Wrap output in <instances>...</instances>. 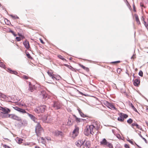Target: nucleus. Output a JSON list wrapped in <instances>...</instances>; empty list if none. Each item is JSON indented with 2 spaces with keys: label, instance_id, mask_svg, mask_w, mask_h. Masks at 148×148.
I'll return each mask as SVG.
<instances>
[{
  "label": "nucleus",
  "instance_id": "obj_42",
  "mask_svg": "<svg viewBox=\"0 0 148 148\" xmlns=\"http://www.w3.org/2000/svg\"><path fill=\"white\" fill-rule=\"evenodd\" d=\"M0 66H1L3 68H4L5 67V65L2 62H0Z\"/></svg>",
  "mask_w": 148,
  "mask_h": 148
},
{
  "label": "nucleus",
  "instance_id": "obj_33",
  "mask_svg": "<svg viewBox=\"0 0 148 148\" xmlns=\"http://www.w3.org/2000/svg\"><path fill=\"white\" fill-rule=\"evenodd\" d=\"M130 106H131L132 107V108L134 111L135 112H138V111L135 108L134 106L132 103H131L130 104Z\"/></svg>",
  "mask_w": 148,
  "mask_h": 148
},
{
  "label": "nucleus",
  "instance_id": "obj_25",
  "mask_svg": "<svg viewBox=\"0 0 148 148\" xmlns=\"http://www.w3.org/2000/svg\"><path fill=\"white\" fill-rule=\"evenodd\" d=\"M108 142L107 141L106 139L103 138V140L100 143L101 145H108Z\"/></svg>",
  "mask_w": 148,
  "mask_h": 148
},
{
  "label": "nucleus",
  "instance_id": "obj_62",
  "mask_svg": "<svg viewBox=\"0 0 148 148\" xmlns=\"http://www.w3.org/2000/svg\"><path fill=\"white\" fill-rule=\"evenodd\" d=\"M47 139L48 140H51V139L50 137H47Z\"/></svg>",
  "mask_w": 148,
  "mask_h": 148
},
{
  "label": "nucleus",
  "instance_id": "obj_9",
  "mask_svg": "<svg viewBox=\"0 0 148 148\" xmlns=\"http://www.w3.org/2000/svg\"><path fill=\"white\" fill-rule=\"evenodd\" d=\"M74 122L73 119L71 117H69L68 119V121L67 122V125L68 126H71L73 124Z\"/></svg>",
  "mask_w": 148,
  "mask_h": 148
},
{
  "label": "nucleus",
  "instance_id": "obj_4",
  "mask_svg": "<svg viewBox=\"0 0 148 148\" xmlns=\"http://www.w3.org/2000/svg\"><path fill=\"white\" fill-rule=\"evenodd\" d=\"M0 110L1 111V112L3 114H8L10 112V110L6 107H3L0 106Z\"/></svg>",
  "mask_w": 148,
  "mask_h": 148
},
{
  "label": "nucleus",
  "instance_id": "obj_39",
  "mask_svg": "<svg viewBox=\"0 0 148 148\" xmlns=\"http://www.w3.org/2000/svg\"><path fill=\"white\" fill-rule=\"evenodd\" d=\"M106 145L108 146L110 148H113L112 144L109 142L108 143V145Z\"/></svg>",
  "mask_w": 148,
  "mask_h": 148
},
{
  "label": "nucleus",
  "instance_id": "obj_19",
  "mask_svg": "<svg viewBox=\"0 0 148 148\" xmlns=\"http://www.w3.org/2000/svg\"><path fill=\"white\" fill-rule=\"evenodd\" d=\"M41 95L42 97L45 99L47 100L49 98V96L47 95V93H42Z\"/></svg>",
  "mask_w": 148,
  "mask_h": 148
},
{
  "label": "nucleus",
  "instance_id": "obj_14",
  "mask_svg": "<svg viewBox=\"0 0 148 148\" xmlns=\"http://www.w3.org/2000/svg\"><path fill=\"white\" fill-rule=\"evenodd\" d=\"M38 107L39 108V110L40 112L43 113L44 112L46 107V106L41 105Z\"/></svg>",
  "mask_w": 148,
  "mask_h": 148
},
{
  "label": "nucleus",
  "instance_id": "obj_55",
  "mask_svg": "<svg viewBox=\"0 0 148 148\" xmlns=\"http://www.w3.org/2000/svg\"><path fill=\"white\" fill-rule=\"evenodd\" d=\"M116 137L119 139H121V136L119 134H118L117 135Z\"/></svg>",
  "mask_w": 148,
  "mask_h": 148
},
{
  "label": "nucleus",
  "instance_id": "obj_36",
  "mask_svg": "<svg viewBox=\"0 0 148 148\" xmlns=\"http://www.w3.org/2000/svg\"><path fill=\"white\" fill-rule=\"evenodd\" d=\"M34 111L37 113H39L40 112V111L39 108L38 107L35 109Z\"/></svg>",
  "mask_w": 148,
  "mask_h": 148
},
{
  "label": "nucleus",
  "instance_id": "obj_28",
  "mask_svg": "<svg viewBox=\"0 0 148 148\" xmlns=\"http://www.w3.org/2000/svg\"><path fill=\"white\" fill-rule=\"evenodd\" d=\"M109 108L113 110H115L116 108L111 103H110L109 104L108 107Z\"/></svg>",
  "mask_w": 148,
  "mask_h": 148
},
{
  "label": "nucleus",
  "instance_id": "obj_59",
  "mask_svg": "<svg viewBox=\"0 0 148 148\" xmlns=\"http://www.w3.org/2000/svg\"><path fill=\"white\" fill-rule=\"evenodd\" d=\"M9 32L11 33L12 34H14V31H12V30H10L9 31Z\"/></svg>",
  "mask_w": 148,
  "mask_h": 148
},
{
  "label": "nucleus",
  "instance_id": "obj_26",
  "mask_svg": "<svg viewBox=\"0 0 148 148\" xmlns=\"http://www.w3.org/2000/svg\"><path fill=\"white\" fill-rule=\"evenodd\" d=\"M29 88L30 92H33L34 91V87L31 84V83L30 82H29Z\"/></svg>",
  "mask_w": 148,
  "mask_h": 148
},
{
  "label": "nucleus",
  "instance_id": "obj_8",
  "mask_svg": "<svg viewBox=\"0 0 148 148\" xmlns=\"http://www.w3.org/2000/svg\"><path fill=\"white\" fill-rule=\"evenodd\" d=\"M85 140L83 142L81 140H79L77 141L75 143V145L77 147H80L82 145H83L84 144Z\"/></svg>",
  "mask_w": 148,
  "mask_h": 148
},
{
  "label": "nucleus",
  "instance_id": "obj_30",
  "mask_svg": "<svg viewBox=\"0 0 148 148\" xmlns=\"http://www.w3.org/2000/svg\"><path fill=\"white\" fill-rule=\"evenodd\" d=\"M15 120H16L18 121H21V118L18 117L16 115L14 114L13 119Z\"/></svg>",
  "mask_w": 148,
  "mask_h": 148
},
{
  "label": "nucleus",
  "instance_id": "obj_34",
  "mask_svg": "<svg viewBox=\"0 0 148 148\" xmlns=\"http://www.w3.org/2000/svg\"><path fill=\"white\" fill-rule=\"evenodd\" d=\"M120 114L122 116V117L123 118V119H126L128 117V116L127 114H124L123 113H121Z\"/></svg>",
  "mask_w": 148,
  "mask_h": 148
},
{
  "label": "nucleus",
  "instance_id": "obj_35",
  "mask_svg": "<svg viewBox=\"0 0 148 148\" xmlns=\"http://www.w3.org/2000/svg\"><path fill=\"white\" fill-rule=\"evenodd\" d=\"M58 57L59 58H60L64 61V60L66 61V59H65L61 55H58Z\"/></svg>",
  "mask_w": 148,
  "mask_h": 148
},
{
  "label": "nucleus",
  "instance_id": "obj_57",
  "mask_svg": "<svg viewBox=\"0 0 148 148\" xmlns=\"http://www.w3.org/2000/svg\"><path fill=\"white\" fill-rule=\"evenodd\" d=\"M128 142H129L130 143H131L133 145V142L131 140H128Z\"/></svg>",
  "mask_w": 148,
  "mask_h": 148
},
{
  "label": "nucleus",
  "instance_id": "obj_2",
  "mask_svg": "<svg viewBox=\"0 0 148 148\" xmlns=\"http://www.w3.org/2000/svg\"><path fill=\"white\" fill-rule=\"evenodd\" d=\"M42 128L39 123H38L35 128V132L37 136H38L40 134Z\"/></svg>",
  "mask_w": 148,
  "mask_h": 148
},
{
  "label": "nucleus",
  "instance_id": "obj_49",
  "mask_svg": "<svg viewBox=\"0 0 148 148\" xmlns=\"http://www.w3.org/2000/svg\"><path fill=\"white\" fill-rule=\"evenodd\" d=\"M143 73L141 71H140L139 73V75L141 77L143 76Z\"/></svg>",
  "mask_w": 148,
  "mask_h": 148
},
{
  "label": "nucleus",
  "instance_id": "obj_20",
  "mask_svg": "<svg viewBox=\"0 0 148 148\" xmlns=\"http://www.w3.org/2000/svg\"><path fill=\"white\" fill-rule=\"evenodd\" d=\"M133 126H136L137 128L140 129V130H142V128L141 127V126L139 125L136 123H133L132 124V127H133Z\"/></svg>",
  "mask_w": 148,
  "mask_h": 148
},
{
  "label": "nucleus",
  "instance_id": "obj_51",
  "mask_svg": "<svg viewBox=\"0 0 148 148\" xmlns=\"http://www.w3.org/2000/svg\"><path fill=\"white\" fill-rule=\"evenodd\" d=\"M27 57L29 58V59H32V57L29 54V53H28V54H27Z\"/></svg>",
  "mask_w": 148,
  "mask_h": 148
},
{
  "label": "nucleus",
  "instance_id": "obj_15",
  "mask_svg": "<svg viewBox=\"0 0 148 148\" xmlns=\"http://www.w3.org/2000/svg\"><path fill=\"white\" fill-rule=\"evenodd\" d=\"M23 44L26 49H29L30 47L28 41L26 40L23 42Z\"/></svg>",
  "mask_w": 148,
  "mask_h": 148
},
{
  "label": "nucleus",
  "instance_id": "obj_13",
  "mask_svg": "<svg viewBox=\"0 0 148 148\" xmlns=\"http://www.w3.org/2000/svg\"><path fill=\"white\" fill-rule=\"evenodd\" d=\"M140 81L139 79H135L134 81V84L135 86H138L140 84Z\"/></svg>",
  "mask_w": 148,
  "mask_h": 148
},
{
  "label": "nucleus",
  "instance_id": "obj_22",
  "mask_svg": "<svg viewBox=\"0 0 148 148\" xmlns=\"http://www.w3.org/2000/svg\"><path fill=\"white\" fill-rule=\"evenodd\" d=\"M84 144H85V146L86 147V148H89L90 147V141H86L85 140V142Z\"/></svg>",
  "mask_w": 148,
  "mask_h": 148
},
{
  "label": "nucleus",
  "instance_id": "obj_45",
  "mask_svg": "<svg viewBox=\"0 0 148 148\" xmlns=\"http://www.w3.org/2000/svg\"><path fill=\"white\" fill-rule=\"evenodd\" d=\"M120 62V61H116L112 62H110V63L111 64H116L119 63Z\"/></svg>",
  "mask_w": 148,
  "mask_h": 148
},
{
  "label": "nucleus",
  "instance_id": "obj_53",
  "mask_svg": "<svg viewBox=\"0 0 148 148\" xmlns=\"http://www.w3.org/2000/svg\"><path fill=\"white\" fill-rule=\"evenodd\" d=\"M3 147L5 148H10L9 146H7L6 145H3Z\"/></svg>",
  "mask_w": 148,
  "mask_h": 148
},
{
  "label": "nucleus",
  "instance_id": "obj_38",
  "mask_svg": "<svg viewBox=\"0 0 148 148\" xmlns=\"http://www.w3.org/2000/svg\"><path fill=\"white\" fill-rule=\"evenodd\" d=\"M127 122L128 123L130 124H131L133 122V120L132 119L130 118L128 120H127Z\"/></svg>",
  "mask_w": 148,
  "mask_h": 148
},
{
  "label": "nucleus",
  "instance_id": "obj_16",
  "mask_svg": "<svg viewBox=\"0 0 148 148\" xmlns=\"http://www.w3.org/2000/svg\"><path fill=\"white\" fill-rule=\"evenodd\" d=\"M49 75L51 77L52 79H53L55 78L54 75L55 74H53V71L51 70H49L47 72Z\"/></svg>",
  "mask_w": 148,
  "mask_h": 148
},
{
  "label": "nucleus",
  "instance_id": "obj_5",
  "mask_svg": "<svg viewBox=\"0 0 148 148\" xmlns=\"http://www.w3.org/2000/svg\"><path fill=\"white\" fill-rule=\"evenodd\" d=\"M52 106L56 110L60 109L61 106L60 103L58 101H53Z\"/></svg>",
  "mask_w": 148,
  "mask_h": 148
},
{
  "label": "nucleus",
  "instance_id": "obj_43",
  "mask_svg": "<svg viewBox=\"0 0 148 148\" xmlns=\"http://www.w3.org/2000/svg\"><path fill=\"white\" fill-rule=\"evenodd\" d=\"M0 96L1 97L3 98H5L6 97L5 95H4L3 94V93H0Z\"/></svg>",
  "mask_w": 148,
  "mask_h": 148
},
{
  "label": "nucleus",
  "instance_id": "obj_64",
  "mask_svg": "<svg viewBox=\"0 0 148 148\" xmlns=\"http://www.w3.org/2000/svg\"><path fill=\"white\" fill-rule=\"evenodd\" d=\"M35 148H40L39 146H36L35 147Z\"/></svg>",
  "mask_w": 148,
  "mask_h": 148
},
{
  "label": "nucleus",
  "instance_id": "obj_50",
  "mask_svg": "<svg viewBox=\"0 0 148 148\" xmlns=\"http://www.w3.org/2000/svg\"><path fill=\"white\" fill-rule=\"evenodd\" d=\"M68 68L70 69L72 71H74V69L73 68L72 66H69Z\"/></svg>",
  "mask_w": 148,
  "mask_h": 148
},
{
  "label": "nucleus",
  "instance_id": "obj_60",
  "mask_svg": "<svg viewBox=\"0 0 148 148\" xmlns=\"http://www.w3.org/2000/svg\"><path fill=\"white\" fill-rule=\"evenodd\" d=\"M29 145V143H25V145Z\"/></svg>",
  "mask_w": 148,
  "mask_h": 148
},
{
  "label": "nucleus",
  "instance_id": "obj_37",
  "mask_svg": "<svg viewBox=\"0 0 148 148\" xmlns=\"http://www.w3.org/2000/svg\"><path fill=\"white\" fill-rule=\"evenodd\" d=\"M23 139H22L21 138H19L18 139V140L17 142L18 143L20 144L21 143H22V141H23Z\"/></svg>",
  "mask_w": 148,
  "mask_h": 148
},
{
  "label": "nucleus",
  "instance_id": "obj_3",
  "mask_svg": "<svg viewBox=\"0 0 148 148\" xmlns=\"http://www.w3.org/2000/svg\"><path fill=\"white\" fill-rule=\"evenodd\" d=\"M91 127V129H92L93 130L94 129H95L96 130H98L100 127V125L99 122L97 121L94 122L92 123V125H90Z\"/></svg>",
  "mask_w": 148,
  "mask_h": 148
},
{
  "label": "nucleus",
  "instance_id": "obj_11",
  "mask_svg": "<svg viewBox=\"0 0 148 148\" xmlns=\"http://www.w3.org/2000/svg\"><path fill=\"white\" fill-rule=\"evenodd\" d=\"M14 109L15 110L17 111H18L21 113H22L23 114L25 113H27V112L24 109H23L21 108H19L18 107H14Z\"/></svg>",
  "mask_w": 148,
  "mask_h": 148
},
{
  "label": "nucleus",
  "instance_id": "obj_1",
  "mask_svg": "<svg viewBox=\"0 0 148 148\" xmlns=\"http://www.w3.org/2000/svg\"><path fill=\"white\" fill-rule=\"evenodd\" d=\"M84 133L85 135L88 136L90 134L93 135L94 132H93V129H91L90 126L89 125L86 127V128L84 130Z\"/></svg>",
  "mask_w": 148,
  "mask_h": 148
},
{
  "label": "nucleus",
  "instance_id": "obj_24",
  "mask_svg": "<svg viewBox=\"0 0 148 148\" xmlns=\"http://www.w3.org/2000/svg\"><path fill=\"white\" fill-rule=\"evenodd\" d=\"M77 110L78 112L80 115V116L84 118L87 116L85 114H84L82 112L80 109L79 108H78Z\"/></svg>",
  "mask_w": 148,
  "mask_h": 148
},
{
  "label": "nucleus",
  "instance_id": "obj_17",
  "mask_svg": "<svg viewBox=\"0 0 148 148\" xmlns=\"http://www.w3.org/2000/svg\"><path fill=\"white\" fill-rule=\"evenodd\" d=\"M27 113L32 120L34 121L35 122H37V121H36L37 119L32 114H30L27 112Z\"/></svg>",
  "mask_w": 148,
  "mask_h": 148
},
{
  "label": "nucleus",
  "instance_id": "obj_10",
  "mask_svg": "<svg viewBox=\"0 0 148 148\" xmlns=\"http://www.w3.org/2000/svg\"><path fill=\"white\" fill-rule=\"evenodd\" d=\"M141 20L144 22V24L146 28L148 29V18L147 19H145L144 16H142Z\"/></svg>",
  "mask_w": 148,
  "mask_h": 148
},
{
  "label": "nucleus",
  "instance_id": "obj_47",
  "mask_svg": "<svg viewBox=\"0 0 148 148\" xmlns=\"http://www.w3.org/2000/svg\"><path fill=\"white\" fill-rule=\"evenodd\" d=\"M110 103L107 101H105L104 102V104L107 106V107L108 106L109 104Z\"/></svg>",
  "mask_w": 148,
  "mask_h": 148
},
{
  "label": "nucleus",
  "instance_id": "obj_52",
  "mask_svg": "<svg viewBox=\"0 0 148 148\" xmlns=\"http://www.w3.org/2000/svg\"><path fill=\"white\" fill-rule=\"evenodd\" d=\"M129 93H125V95L128 98H130V96L128 94Z\"/></svg>",
  "mask_w": 148,
  "mask_h": 148
},
{
  "label": "nucleus",
  "instance_id": "obj_21",
  "mask_svg": "<svg viewBox=\"0 0 148 148\" xmlns=\"http://www.w3.org/2000/svg\"><path fill=\"white\" fill-rule=\"evenodd\" d=\"M79 65L84 70H85L87 72H88L89 71V69L87 67H86L84 66V65L80 64H79Z\"/></svg>",
  "mask_w": 148,
  "mask_h": 148
},
{
  "label": "nucleus",
  "instance_id": "obj_56",
  "mask_svg": "<svg viewBox=\"0 0 148 148\" xmlns=\"http://www.w3.org/2000/svg\"><path fill=\"white\" fill-rule=\"evenodd\" d=\"M40 42L43 44H44L45 43L44 42H43V40L41 38L40 39Z\"/></svg>",
  "mask_w": 148,
  "mask_h": 148
},
{
  "label": "nucleus",
  "instance_id": "obj_6",
  "mask_svg": "<svg viewBox=\"0 0 148 148\" xmlns=\"http://www.w3.org/2000/svg\"><path fill=\"white\" fill-rule=\"evenodd\" d=\"M79 128L78 127L76 128L73 132V135L72 137L74 138L77 136L79 133Z\"/></svg>",
  "mask_w": 148,
  "mask_h": 148
},
{
  "label": "nucleus",
  "instance_id": "obj_61",
  "mask_svg": "<svg viewBox=\"0 0 148 148\" xmlns=\"http://www.w3.org/2000/svg\"><path fill=\"white\" fill-rule=\"evenodd\" d=\"M135 58H136V57H135V56H134V55H133V56L132 57H131V58H132H132H133V59H134Z\"/></svg>",
  "mask_w": 148,
  "mask_h": 148
},
{
  "label": "nucleus",
  "instance_id": "obj_23",
  "mask_svg": "<svg viewBox=\"0 0 148 148\" xmlns=\"http://www.w3.org/2000/svg\"><path fill=\"white\" fill-rule=\"evenodd\" d=\"M74 116L75 118V121L77 123H79L82 121H84V119H80L77 118L75 115H74Z\"/></svg>",
  "mask_w": 148,
  "mask_h": 148
},
{
  "label": "nucleus",
  "instance_id": "obj_31",
  "mask_svg": "<svg viewBox=\"0 0 148 148\" xmlns=\"http://www.w3.org/2000/svg\"><path fill=\"white\" fill-rule=\"evenodd\" d=\"M117 120L119 121L122 122L124 121V119L123 117L120 114L119 117L118 118Z\"/></svg>",
  "mask_w": 148,
  "mask_h": 148
},
{
  "label": "nucleus",
  "instance_id": "obj_58",
  "mask_svg": "<svg viewBox=\"0 0 148 148\" xmlns=\"http://www.w3.org/2000/svg\"><path fill=\"white\" fill-rule=\"evenodd\" d=\"M80 93L82 94L83 95H84L85 96H88V94H87L86 93L85 94H84L83 93Z\"/></svg>",
  "mask_w": 148,
  "mask_h": 148
},
{
  "label": "nucleus",
  "instance_id": "obj_12",
  "mask_svg": "<svg viewBox=\"0 0 148 148\" xmlns=\"http://www.w3.org/2000/svg\"><path fill=\"white\" fill-rule=\"evenodd\" d=\"M133 18L135 20L138 25H140V22L139 21L138 15L135 14L133 16Z\"/></svg>",
  "mask_w": 148,
  "mask_h": 148
},
{
  "label": "nucleus",
  "instance_id": "obj_18",
  "mask_svg": "<svg viewBox=\"0 0 148 148\" xmlns=\"http://www.w3.org/2000/svg\"><path fill=\"white\" fill-rule=\"evenodd\" d=\"M19 121L20 122L19 123V124L21 126H26L27 124V122L25 120H22L21 119V121Z\"/></svg>",
  "mask_w": 148,
  "mask_h": 148
},
{
  "label": "nucleus",
  "instance_id": "obj_7",
  "mask_svg": "<svg viewBox=\"0 0 148 148\" xmlns=\"http://www.w3.org/2000/svg\"><path fill=\"white\" fill-rule=\"evenodd\" d=\"M53 133L54 135L56 136H62L63 134L62 132L58 130L54 132Z\"/></svg>",
  "mask_w": 148,
  "mask_h": 148
},
{
  "label": "nucleus",
  "instance_id": "obj_41",
  "mask_svg": "<svg viewBox=\"0 0 148 148\" xmlns=\"http://www.w3.org/2000/svg\"><path fill=\"white\" fill-rule=\"evenodd\" d=\"M4 115L3 116V118H9V114H3Z\"/></svg>",
  "mask_w": 148,
  "mask_h": 148
},
{
  "label": "nucleus",
  "instance_id": "obj_32",
  "mask_svg": "<svg viewBox=\"0 0 148 148\" xmlns=\"http://www.w3.org/2000/svg\"><path fill=\"white\" fill-rule=\"evenodd\" d=\"M141 132H140V133H138L139 135L140 136V137L141 138L144 140V141H145V143L147 144L148 143V142L147 140L144 138L142 135L140 134Z\"/></svg>",
  "mask_w": 148,
  "mask_h": 148
},
{
  "label": "nucleus",
  "instance_id": "obj_63",
  "mask_svg": "<svg viewBox=\"0 0 148 148\" xmlns=\"http://www.w3.org/2000/svg\"><path fill=\"white\" fill-rule=\"evenodd\" d=\"M145 123L148 126V122L147 121H145Z\"/></svg>",
  "mask_w": 148,
  "mask_h": 148
},
{
  "label": "nucleus",
  "instance_id": "obj_40",
  "mask_svg": "<svg viewBox=\"0 0 148 148\" xmlns=\"http://www.w3.org/2000/svg\"><path fill=\"white\" fill-rule=\"evenodd\" d=\"M11 16L12 18L13 19H19L18 17L16 15L13 16V15H11Z\"/></svg>",
  "mask_w": 148,
  "mask_h": 148
},
{
  "label": "nucleus",
  "instance_id": "obj_46",
  "mask_svg": "<svg viewBox=\"0 0 148 148\" xmlns=\"http://www.w3.org/2000/svg\"><path fill=\"white\" fill-rule=\"evenodd\" d=\"M16 40H17V41H20L21 40V38L19 37H16Z\"/></svg>",
  "mask_w": 148,
  "mask_h": 148
},
{
  "label": "nucleus",
  "instance_id": "obj_54",
  "mask_svg": "<svg viewBox=\"0 0 148 148\" xmlns=\"http://www.w3.org/2000/svg\"><path fill=\"white\" fill-rule=\"evenodd\" d=\"M124 147L125 148H130L129 145L127 144H125Z\"/></svg>",
  "mask_w": 148,
  "mask_h": 148
},
{
  "label": "nucleus",
  "instance_id": "obj_27",
  "mask_svg": "<svg viewBox=\"0 0 148 148\" xmlns=\"http://www.w3.org/2000/svg\"><path fill=\"white\" fill-rule=\"evenodd\" d=\"M8 71L10 73L14 74L15 75L18 73L17 72L15 71H12L10 68H8Z\"/></svg>",
  "mask_w": 148,
  "mask_h": 148
},
{
  "label": "nucleus",
  "instance_id": "obj_48",
  "mask_svg": "<svg viewBox=\"0 0 148 148\" xmlns=\"http://www.w3.org/2000/svg\"><path fill=\"white\" fill-rule=\"evenodd\" d=\"M14 114H9V118H10L12 119H13Z\"/></svg>",
  "mask_w": 148,
  "mask_h": 148
},
{
  "label": "nucleus",
  "instance_id": "obj_29",
  "mask_svg": "<svg viewBox=\"0 0 148 148\" xmlns=\"http://www.w3.org/2000/svg\"><path fill=\"white\" fill-rule=\"evenodd\" d=\"M54 76L55 78L52 79L53 80H55V79L59 80L61 78L60 76L58 75H55Z\"/></svg>",
  "mask_w": 148,
  "mask_h": 148
},
{
  "label": "nucleus",
  "instance_id": "obj_44",
  "mask_svg": "<svg viewBox=\"0 0 148 148\" xmlns=\"http://www.w3.org/2000/svg\"><path fill=\"white\" fill-rule=\"evenodd\" d=\"M22 78L23 79H27L29 78V77L27 76L24 75L22 76Z\"/></svg>",
  "mask_w": 148,
  "mask_h": 148
}]
</instances>
